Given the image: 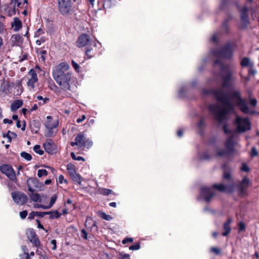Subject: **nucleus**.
Wrapping results in <instances>:
<instances>
[{
	"mask_svg": "<svg viewBox=\"0 0 259 259\" xmlns=\"http://www.w3.org/2000/svg\"><path fill=\"white\" fill-rule=\"evenodd\" d=\"M212 93L217 101L222 104V107H221L217 104H212L209 106L208 110L213 114L215 119L219 123L226 119L228 113L234 111V107L231 102V100L234 101V104L238 106L243 113H248L249 112V108L246 101L241 98L239 91L233 92L230 96L222 90H214Z\"/></svg>",
	"mask_w": 259,
	"mask_h": 259,
	"instance_id": "obj_1",
	"label": "nucleus"
},
{
	"mask_svg": "<svg viewBox=\"0 0 259 259\" xmlns=\"http://www.w3.org/2000/svg\"><path fill=\"white\" fill-rule=\"evenodd\" d=\"M69 65L65 62H62L54 67L53 76L61 89L64 91L70 90L69 82L71 77V74L67 72Z\"/></svg>",
	"mask_w": 259,
	"mask_h": 259,
	"instance_id": "obj_2",
	"label": "nucleus"
},
{
	"mask_svg": "<svg viewBox=\"0 0 259 259\" xmlns=\"http://www.w3.org/2000/svg\"><path fill=\"white\" fill-rule=\"evenodd\" d=\"M212 55L217 58V60L214 62V65H219L221 71L224 72L225 66L220 62V60L225 59H230L233 55V45L228 43L221 50L211 52Z\"/></svg>",
	"mask_w": 259,
	"mask_h": 259,
	"instance_id": "obj_3",
	"label": "nucleus"
},
{
	"mask_svg": "<svg viewBox=\"0 0 259 259\" xmlns=\"http://www.w3.org/2000/svg\"><path fill=\"white\" fill-rule=\"evenodd\" d=\"M224 169V179L228 180L227 184H214L212 187L220 191L223 192H231L235 187V184L231 177L229 171L226 169L225 165L223 166Z\"/></svg>",
	"mask_w": 259,
	"mask_h": 259,
	"instance_id": "obj_4",
	"label": "nucleus"
},
{
	"mask_svg": "<svg viewBox=\"0 0 259 259\" xmlns=\"http://www.w3.org/2000/svg\"><path fill=\"white\" fill-rule=\"evenodd\" d=\"M235 124L237 125V131L239 133H244L251 128V123L247 118H242L236 116Z\"/></svg>",
	"mask_w": 259,
	"mask_h": 259,
	"instance_id": "obj_5",
	"label": "nucleus"
},
{
	"mask_svg": "<svg viewBox=\"0 0 259 259\" xmlns=\"http://www.w3.org/2000/svg\"><path fill=\"white\" fill-rule=\"evenodd\" d=\"M37 184L38 181L36 179L29 178L27 181V184L28 187V190L31 192V194H29V196L31 199L34 202H37L40 199V196L38 193H33L35 191L34 188H37Z\"/></svg>",
	"mask_w": 259,
	"mask_h": 259,
	"instance_id": "obj_6",
	"label": "nucleus"
},
{
	"mask_svg": "<svg viewBox=\"0 0 259 259\" xmlns=\"http://www.w3.org/2000/svg\"><path fill=\"white\" fill-rule=\"evenodd\" d=\"M58 10L63 15L68 14L71 10V0H58Z\"/></svg>",
	"mask_w": 259,
	"mask_h": 259,
	"instance_id": "obj_7",
	"label": "nucleus"
},
{
	"mask_svg": "<svg viewBox=\"0 0 259 259\" xmlns=\"http://www.w3.org/2000/svg\"><path fill=\"white\" fill-rule=\"evenodd\" d=\"M2 172L11 181L16 183L17 181L16 175L13 167L8 164H3L0 166Z\"/></svg>",
	"mask_w": 259,
	"mask_h": 259,
	"instance_id": "obj_8",
	"label": "nucleus"
},
{
	"mask_svg": "<svg viewBox=\"0 0 259 259\" xmlns=\"http://www.w3.org/2000/svg\"><path fill=\"white\" fill-rule=\"evenodd\" d=\"M11 195L15 202L18 204L23 205L28 200L26 195L22 192L18 191L14 192L12 193Z\"/></svg>",
	"mask_w": 259,
	"mask_h": 259,
	"instance_id": "obj_9",
	"label": "nucleus"
},
{
	"mask_svg": "<svg viewBox=\"0 0 259 259\" xmlns=\"http://www.w3.org/2000/svg\"><path fill=\"white\" fill-rule=\"evenodd\" d=\"M27 237L30 241L36 247L40 245L39 240L35 232L32 229H29L27 232Z\"/></svg>",
	"mask_w": 259,
	"mask_h": 259,
	"instance_id": "obj_10",
	"label": "nucleus"
},
{
	"mask_svg": "<svg viewBox=\"0 0 259 259\" xmlns=\"http://www.w3.org/2000/svg\"><path fill=\"white\" fill-rule=\"evenodd\" d=\"M201 196L203 197L205 201L209 202L210 198L213 196L214 193L210 188L203 187L200 191Z\"/></svg>",
	"mask_w": 259,
	"mask_h": 259,
	"instance_id": "obj_11",
	"label": "nucleus"
},
{
	"mask_svg": "<svg viewBox=\"0 0 259 259\" xmlns=\"http://www.w3.org/2000/svg\"><path fill=\"white\" fill-rule=\"evenodd\" d=\"M29 78L27 82V85L33 89L34 88V84L36 83L37 80V75L34 70H31L28 74Z\"/></svg>",
	"mask_w": 259,
	"mask_h": 259,
	"instance_id": "obj_12",
	"label": "nucleus"
},
{
	"mask_svg": "<svg viewBox=\"0 0 259 259\" xmlns=\"http://www.w3.org/2000/svg\"><path fill=\"white\" fill-rule=\"evenodd\" d=\"M90 41V36L87 34L83 33L78 37L77 40L76 42V46L79 48L83 47L88 45Z\"/></svg>",
	"mask_w": 259,
	"mask_h": 259,
	"instance_id": "obj_13",
	"label": "nucleus"
},
{
	"mask_svg": "<svg viewBox=\"0 0 259 259\" xmlns=\"http://www.w3.org/2000/svg\"><path fill=\"white\" fill-rule=\"evenodd\" d=\"M43 146L47 153L51 154L56 153V146L51 140L47 141Z\"/></svg>",
	"mask_w": 259,
	"mask_h": 259,
	"instance_id": "obj_14",
	"label": "nucleus"
},
{
	"mask_svg": "<svg viewBox=\"0 0 259 259\" xmlns=\"http://www.w3.org/2000/svg\"><path fill=\"white\" fill-rule=\"evenodd\" d=\"M85 137H84V135L82 133H80L76 135L75 138V142H71L70 143V145L72 146H74L75 145L78 146L79 147H82V145L85 140Z\"/></svg>",
	"mask_w": 259,
	"mask_h": 259,
	"instance_id": "obj_15",
	"label": "nucleus"
},
{
	"mask_svg": "<svg viewBox=\"0 0 259 259\" xmlns=\"http://www.w3.org/2000/svg\"><path fill=\"white\" fill-rule=\"evenodd\" d=\"M21 4V3L18 2V0H11L10 3V5L12 6V7L11 8L9 7L8 8V16L11 17L15 15L16 13V5H17L18 7H19Z\"/></svg>",
	"mask_w": 259,
	"mask_h": 259,
	"instance_id": "obj_16",
	"label": "nucleus"
},
{
	"mask_svg": "<svg viewBox=\"0 0 259 259\" xmlns=\"http://www.w3.org/2000/svg\"><path fill=\"white\" fill-rule=\"evenodd\" d=\"M47 119V120L46 121L45 125L48 130H51L58 126V122L57 121H53L51 116H48Z\"/></svg>",
	"mask_w": 259,
	"mask_h": 259,
	"instance_id": "obj_17",
	"label": "nucleus"
},
{
	"mask_svg": "<svg viewBox=\"0 0 259 259\" xmlns=\"http://www.w3.org/2000/svg\"><path fill=\"white\" fill-rule=\"evenodd\" d=\"M10 40L13 46H20L23 42V38L19 34L13 35Z\"/></svg>",
	"mask_w": 259,
	"mask_h": 259,
	"instance_id": "obj_18",
	"label": "nucleus"
},
{
	"mask_svg": "<svg viewBox=\"0 0 259 259\" xmlns=\"http://www.w3.org/2000/svg\"><path fill=\"white\" fill-rule=\"evenodd\" d=\"M232 223V219L229 218L227 221L223 225L224 232L222 233V235L224 236H227L231 231L230 224Z\"/></svg>",
	"mask_w": 259,
	"mask_h": 259,
	"instance_id": "obj_19",
	"label": "nucleus"
},
{
	"mask_svg": "<svg viewBox=\"0 0 259 259\" xmlns=\"http://www.w3.org/2000/svg\"><path fill=\"white\" fill-rule=\"evenodd\" d=\"M11 25L15 31H18L22 26L21 20L17 17L13 19V21L11 22Z\"/></svg>",
	"mask_w": 259,
	"mask_h": 259,
	"instance_id": "obj_20",
	"label": "nucleus"
},
{
	"mask_svg": "<svg viewBox=\"0 0 259 259\" xmlns=\"http://www.w3.org/2000/svg\"><path fill=\"white\" fill-rule=\"evenodd\" d=\"M223 82V87L224 88L228 87L231 82V73L230 71H227L226 75H223L222 76Z\"/></svg>",
	"mask_w": 259,
	"mask_h": 259,
	"instance_id": "obj_21",
	"label": "nucleus"
},
{
	"mask_svg": "<svg viewBox=\"0 0 259 259\" xmlns=\"http://www.w3.org/2000/svg\"><path fill=\"white\" fill-rule=\"evenodd\" d=\"M94 48L88 47L85 51V54L88 58H91L94 57L96 54V50L95 48L96 47V44L94 42L93 44Z\"/></svg>",
	"mask_w": 259,
	"mask_h": 259,
	"instance_id": "obj_22",
	"label": "nucleus"
},
{
	"mask_svg": "<svg viewBox=\"0 0 259 259\" xmlns=\"http://www.w3.org/2000/svg\"><path fill=\"white\" fill-rule=\"evenodd\" d=\"M23 105V102L21 100H15L11 105V109L13 112L16 111L18 109L20 108Z\"/></svg>",
	"mask_w": 259,
	"mask_h": 259,
	"instance_id": "obj_23",
	"label": "nucleus"
},
{
	"mask_svg": "<svg viewBox=\"0 0 259 259\" xmlns=\"http://www.w3.org/2000/svg\"><path fill=\"white\" fill-rule=\"evenodd\" d=\"M249 182V180L246 178H244L242 180L239 186V189L242 193H244L245 190L248 187Z\"/></svg>",
	"mask_w": 259,
	"mask_h": 259,
	"instance_id": "obj_24",
	"label": "nucleus"
},
{
	"mask_svg": "<svg viewBox=\"0 0 259 259\" xmlns=\"http://www.w3.org/2000/svg\"><path fill=\"white\" fill-rule=\"evenodd\" d=\"M247 11L248 9L246 7H244L241 12V18L242 21L245 24H247L248 22L247 18Z\"/></svg>",
	"mask_w": 259,
	"mask_h": 259,
	"instance_id": "obj_25",
	"label": "nucleus"
},
{
	"mask_svg": "<svg viewBox=\"0 0 259 259\" xmlns=\"http://www.w3.org/2000/svg\"><path fill=\"white\" fill-rule=\"evenodd\" d=\"M234 146V142L233 137H231L227 140L226 143V147L229 152H231L233 150Z\"/></svg>",
	"mask_w": 259,
	"mask_h": 259,
	"instance_id": "obj_26",
	"label": "nucleus"
},
{
	"mask_svg": "<svg viewBox=\"0 0 259 259\" xmlns=\"http://www.w3.org/2000/svg\"><path fill=\"white\" fill-rule=\"evenodd\" d=\"M241 65L243 67H247V66H252L253 64L251 63L250 61V60L248 58L244 57L242 59L241 61Z\"/></svg>",
	"mask_w": 259,
	"mask_h": 259,
	"instance_id": "obj_27",
	"label": "nucleus"
},
{
	"mask_svg": "<svg viewBox=\"0 0 259 259\" xmlns=\"http://www.w3.org/2000/svg\"><path fill=\"white\" fill-rule=\"evenodd\" d=\"M98 192L99 194H102L103 195L107 196L110 194H112L113 192L111 190L106 188H100L98 190Z\"/></svg>",
	"mask_w": 259,
	"mask_h": 259,
	"instance_id": "obj_28",
	"label": "nucleus"
},
{
	"mask_svg": "<svg viewBox=\"0 0 259 259\" xmlns=\"http://www.w3.org/2000/svg\"><path fill=\"white\" fill-rule=\"evenodd\" d=\"M70 176L71 177V179L74 182L79 184H80V178L79 175L77 174L76 173H75L74 174L71 175Z\"/></svg>",
	"mask_w": 259,
	"mask_h": 259,
	"instance_id": "obj_29",
	"label": "nucleus"
},
{
	"mask_svg": "<svg viewBox=\"0 0 259 259\" xmlns=\"http://www.w3.org/2000/svg\"><path fill=\"white\" fill-rule=\"evenodd\" d=\"M67 170L69 174V175H71L76 173L74 166L71 164H68L67 166Z\"/></svg>",
	"mask_w": 259,
	"mask_h": 259,
	"instance_id": "obj_30",
	"label": "nucleus"
},
{
	"mask_svg": "<svg viewBox=\"0 0 259 259\" xmlns=\"http://www.w3.org/2000/svg\"><path fill=\"white\" fill-rule=\"evenodd\" d=\"M98 214H99V215L103 219H104L105 220H107V221H109L110 220V219H111V217L109 215H107L106 214L105 212H101V211H99L98 212Z\"/></svg>",
	"mask_w": 259,
	"mask_h": 259,
	"instance_id": "obj_31",
	"label": "nucleus"
},
{
	"mask_svg": "<svg viewBox=\"0 0 259 259\" xmlns=\"http://www.w3.org/2000/svg\"><path fill=\"white\" fill-rule=\"evenodd\" d=\"M93 143L89 139L84 140L83 144L82 145V147H85L88 149L90 148L92 146Z\"/></svg>",
	"mask_w": 259,
	"mask_h": 259,
	"instance_id": "obj_32",
	"label": "nucleus"
},
{
	"mask_svg": "<svg viewBox=\"0 0 259 259\" xmlns=\"http://www.w3.org/2000/svg\"><path fill=\"white\" fill-rule=\"evenodd\" d=\"M33 150L37 154L39 155H42L44 154V151L40 149V146L38 145H36L33 147Z\"/></svg>",
	"mask_w": 259,
	"mask_h": 259,
	"instance_id": "obj_33",
	"label": "nucleus"
},
{
	"mask_svg": "<svg viewBox=\"0 0 259 259\" xmlns=\"http://www.w3.org/2000/svg\"><path fill=\"white\" fill-rule=\"evenodd\" d=\"M48 175V171L45 169H38L37 171V176L39 178L42 176H46Z\"/></svg>",
	"mask_w": 259,
	"mask_h": 259,
	"instance_id": "obj_34",
	"label": "nucleus"
},
{
	"mask_svg": "<svg viewBox=\"0 0 259 259\" xmlns=\"http://www.w3.org/2000/svg\"><path fill=\"white\" fill-rule=\"evenodd\" d=\"M56 199H57V196L56 195H54L51 198V200H50V203L48 205H47V207L48 208H50L52 207V206L54 205V204L55 203V201H56Z\"/></svg>",
	"mask_w": 259,
	"mask_h": 259,
	"instance_id": "obj_35",
	"label": "nucleus"
},
{
	"mask_svg": "<svg viewBox=\"0 0 259 259\" xmlns=\"http://www.w3.org/2000/svg\"><path fill=\"white\" fill-rule=\"evenodd\" d=\"M21 156L27 160H30L32 158L31 155L25 152H22L21 153Z\"/></svg>",
	"mask_w": 259,
	"mask_h": 259,
	"instance_id": "obj_36",
	"label": "nucleus"
},
{
	"mask_svg": "<svg viewBox=\"0 0 259 259\" xmlns=\"http://www.w3.org/2000/svg\"><path fill=\"white\" fill-rule=\"evenodd\" d=\"M61 215V214L57 211H54L53 213H51V215L50 216V218L51 219H54L55 218H59Z\"/></svg>",
	"mask_w": 259,
	"mask_h": 259,
	"instance_id": "obj_37",
	"label": "nucleus"
},
{
	"mask_svg": "<svg viewBox=\"0 0 259 259\" xmlns=\"http://www.w3.org/2000/svg\"><path fill=\"white\" fill-rule=\"evenodd\" d=\"M9 134H11V135L14 138H16L17 137V135L16 134H15V133H13V132H11L10 131H9L8 132V134L5 136L4 135V137H7L8 139V141L9 142H11V136L9 135Z\"/></svg>",
	"mask_w": 259,
	"mask_h": 259,
	"instance_id": "obj_38",
	"label": "nucleus"
},
{
	"mask_svg": "<svg viewBox=\"0 0 259 259\" xmlns=\"http://www.w3.org/2000/svg\"><path fill=\"white\" fill-rule=\"evenodd\" d=\"M118 257L119 259H129L130 255L128 254H124L122 252H119Z\"/></svg>",
	"mask_w": 259,
	"mask_h": 259,
	"instance_id": "obj_39",
	"label": "nucleus"
},
{
	"mask_svg": "<svg viewBox=\"0 0 259 259\" xmlns=\"http://www.w3.org/2000/svg\"><path fill=\"white\" fill-rule=\"evenodd\" d=\"M238 231L241 232L245 229V225L243 222H240L238 224Z\"/></svg>",
	"mask_w": 259,
	"mask_h": 259,
	"instance_id": "obj_40",
	"label": "nucleus"
},
{
	"mask_svg": "<svg viewBox=\"0 0 259 259\" xmlns=\"http://www.w3.org/2000/svg\"><path fill=\"white\" fill-rule=\"evenodd\" d=\"M71 158L74 159V160H83L84 161V159L83 157H81V156H78V157H76L75 153L74 152H71Z\"/></svg>",
	"mask_w": 259,
	"mask_h": 259,
	"instance_id": "obj_41",
	"label": "nucleus"
},
{
	"mask_svg": "<svg viewBox=\"0 0 259 259\" xmlns=\"http://www.w3.org/2000/svg\"><path fill=\"white\" fill-rule=\"evenodd\" d=\"M39 54H40V59L42 62H45L46 60L45 55L47 54V52L45 50H41Z\"/></svg>",
	"mask_w": 259,
	"mask_h": 259,
	"instance_id": "obj_42",
	"label": "nucleus"
},
{
	"mask_svg": "<svg viewBox=\"0 0 259 259\" xmlns=\"http://www.w3.org/2000/svg\"><path fill=\"white\" fill-rule=\"evenodd\" d=\"M140 244L139 242L137 243L135 245H131V250H136L140 248Z\"/></svg>",
	"mask_w": 259,
	"mask_h": 259,
	"instance_id": "obj_43",
	"label": "nucleus"
},
{
	"mask_svg": "<svg viewBox=\"0 0 259 259\" xmlns=\"http://www.w3.org/2000/svg\"><path fill=\"white\" fill-rule=\"evenodd\" d=\"M72 65L73 67V68H74V69L77 71H79V69L80 68V67L78 65V64L77 63H76L74 60H72Z\"/></svg>",
	"mask_w": 259,
	"mask_h": 259,
	"instance_id": "obj_44",
	"label": "nucleus"
},
{
	"mask_svg": "<svg viewBox=\"0 0 259 259\" xmlns=\"http://www.w3.org/2000/svg\"><path fill=\"white\" fill-rule=\"evenodd\" d=\"M27 213L28 212L27 210H23L22 211L20 212L19 215L21 219H24L26 218Z\"/></svg>",
	"mask_w": 259,
	"mask_h": 259,
	"instance_id": "obj_45",
	"label": "nucleus"
},
{
	"mask_svg": "<svg viewBox=\"0 0 259 259\" xmlns=\"http://www.w3.org/2000/svg\"><path fill=\"white\" fill-rule=\"evenodd\" d=\"M240 169L242 171H246V172H247L249 170V168L245 163H243L242 164Z\"/></svg>",
	"mask_w": 259,
	"mask_h": 259,
	"instance_id": "obj_46",
	"label": "nucleus"
},
{
	"mask_svg": "<svg viewBox=\"0 0 259 259\" xmlns=\"http://www.w3.org/2000/svg\"><path fill=\"white\" fill-rule=\"evenodd\" d=\"M257 154L258 153L255 148L252 147L251 151V156L252 157L255 156L257 155Z\"/></svg>",
	"mask_w": 259,
	"mask_h": 259,
	"instance_id": "obj_47",
	"label": "nucleus"
},
{
	"mask_svg": "<svg viewBox=\"0 0 259 259\" xmlns=\"http://www.w3.org/2000/svg\"><path fill=\"white\" fill-rule=\"evenodd\" d=\"M36 99L38 100H43V104L46 103L48 101H49L48 98H43V97L41 96H37L36 97Z\"/></svg>",
	"mask_w": 259,
	"mask_h": 259,
	"instance_id": "obj_48",
	"label": "nucleus"
},
{
	"mask_svg": "<svg viewBox=\"0 0 259 259\" xmlns=\"http://www.w3.org/2000/svg\"><path fill=\"white\" fill-rule=\"evenodd\" d=\"M249 103L252 106H255L257 103V101L255 98L250 99L249 100Z\"/></svg>",
	"mask_w": 259,
	"mask_h": 259,
	"instance_id": "obj_49",
	"label": "nucleus"
},
{
	"mask_svg": "<svg viewBox=\"0 0 259 259\" xmlns=\"http://www.w3.org/2000/svg\"><path fill=\"white\" fill-rule=\"evenodd\" d=\"M36 215V211H32L30 212L28 216V219L31 220H33Z\"/></svg>",
	"mask_w": 259,
	"mask_h": 259,
	"instance_id": "obj_50",
	"label": "nucleus"
},
{
	"mask_svg": "<svg viewBox=\"0 0 259 259\" xmlns=\"http://www.w3.org/2000/svg\"><path fill=\"white\" fill-rule=\"evenodd\" d=\"M58 179L60 183H63V182L65 183H67V180L64 179V177L62 175H60L59 176Z\"/></svg>",
	"mask_w": 259,
	"mask_h": 259,
	"instance_id": "obj_51",
	"label": "nucleus"
},
{
	"mask_svg": "<svg viewBox=\"0 0 259 259\" xmlns=\"http://www.w3.org/2000/svg\"><path fill=\"white\" fill-rule=\"evenodd\" d=\"M34 207L35 208H42L43 209H49V208L47 207V206H45L41 204H35L34 205Z\"/></svg>",
	"mask_w": 259,
	"mask_h": 259,
	"instance_id": "obj_52",
	"label": "nucleus"
},
{
	"mask_svg": "<svg viewBox=\"0 0 259 259\" xmlns=\"http://www.w3.org/2000/svg\"><path fill=\"white\" fill-rule=\"evenodd\" d=\"M86 117L85 115H82L81 117L78 118L76 120V122L78 123L81 122L82 121L85 120Z\"/></svg>",
	"mask_w": 259,
	"mask_h": 259,
	"instance_id": "obj_53",
	"label": "nucleus"
},
{
	"mask_svg": "<svg viewBox=\"0 0 259 259\" xmlns=\"http://www.w3.org/2000/svg\"><path fill=\"white\" fill-rule=\"evenodd\" d=\"M51 243L53 245V246L52 248V250H55L56 249V240L55 239L52 240L51 241Z\"/></svg>",
	"mask_w": 259,
	"mask_h": 259,
	"instance_id": "obj_54",
	"label": "nucleus"
},
{
	"mask_svg": "<svg viewBox=\"0 0 259 259\" xmlns=\"http://www.w3.org/2000/svg\"><path fill=\"white\" fill-rule=\"evenodd\" d=\"M227 154V151L226 150H221L218 152V155L219 156H224Z\"/></svg>",
	"mask_w": 259,
	"mask_h": 259,
	"instance_id": "obj_55",
	"label": "nucleus"
},
{
	"mask_svg": "<svg viewBox=\"0 0 259 259\" xmlns=\"http://www.w3.org/2000/svg\"><path fill=\"white\" fill-rule=\"evenodd\" d=\"M217 39H218V35L217 34H214V35H213L212 36V37H211V40L213 42H217Z\"/></svg>",
	"mask_w": 259,
	"mask_h": 259,
	"instance_id": "obj_56",
	"label": "nucleus"
},
{
	"mask_svg": "<svg viewBox=\"0 0 259 259\" xmlns=\"http://www.w3.org/2000/svg\"><path fill=\"white\" fill-rule=\"evenodd\" d=\"M211 251L214 252L216 254H219L220 253V250L216 247L211 248Z\"/></svg>",
	"mask_w": 259,
	"mask_h": 259,
	"instance_id": "obj_57",
	"label": "nucleus"
},
{
	"mask_svg": "<svg viewBox=\"0 0 259 259\" xmlns=\"http://www.w3.org/2000/svg\"><path fill=\"white\" fill-rule=\"evenodd\" d=\"M46 215V213L45 212H38L36 211V215L38 216L39 217L42 218Z\"/></svg>",
	"mask_w": 259,
	"mask_h": 259,
	"instance_id": "obj_58",
	"label": "nucleus"
},
{
	"mask_svg": "<svg viewBox=\"0 0 259 259\" xmlns=\"http://www.w3.org/2000/svg\"><path fill=\"white\" fill-rule=\"evenodd\" d=\"M3 122L4 123L12 124L13 123V121L12 120H10V119H7V118H5V119H4Z\"/></svg>",
	"mask_w": 259,
	"mask_h": 259,
	"instance_id": "obj_59",
	"label": "nucleus"
},
{
	"mask_svg": "<svg viewBox=\"0 0 259 259\" xmlns=\"http://www.w3.org/2000/svg\"><path fill=\"white\" fill-rule=\"evenodd\" d=\"M223 130L226 134L229 133L230 132V130H228V126L226 124H225L224 125Z\"/></svg>",
	"mask_w": 259,
	"mask_h": 259,
	"instance_id": "obj_60",
	"label": "nucleus"
},
{
	"mask_svg": "<svg viewBox=\"0 0 259 259\" xmlns=\"http://www.w3.org/2000/svg\"><path fill=\"white\" fill-rule=\"evenodd\" d=\"M4 29V24L0 21V33H2Z\"/></svg>",
	"mask_w": 259,
	"mask_h": 259,
	"instance_id": "obj_61",
	"label": "nucleus"
},
{
	"mask_svg": "<svg viewBox=\"0 0 259 259\" xmlns=\"http://www.w3.org/2000/svg\"><path fill=\"white\" fill-rule=\"evenodd\" d=\"M177 135L179 137H182L183 136V131L181 129L179 130L177 132Z\"/></svg>",
	"mask_w": 259,
	"mask_h": 259,
	"instance_id": "obj_62",
	"label": "nucleus"
},
{
	"mask_svg": "<svg viewBox=\"0 0 259 259\" xmlns=\"http://www.w3.org/2000/svg\"><path fill=\"white\" fill-rule=\"evenodd\" d=\"M44 42L45 41V40L44 39H40L39 40H37L36 41V44L38 45V46H40L41 45V42Z\"/></svg>",
	"mask_w": 259,
	"mask_h": 259,
	"instance_id": "obj_63",
	"label": "nucleus"
},
{
	"mask_svg": "<svg viewBox=\"0 0 259 259\" xmlns=\"http://www.w3.org/2000/svg\"><path fill=\"white\" fill-rule=\"evenodd\" d=\"M41 29H39L35 33V36H38L39 35H40L41 34Z\"/></svg>",
	"mask_w": 259,
	"mask_h": 259,
	"instance_id": "obj_64",
	"label": "nucleus"
}]
</instances>
